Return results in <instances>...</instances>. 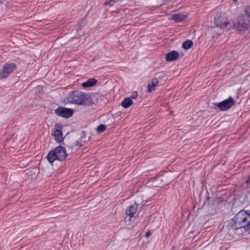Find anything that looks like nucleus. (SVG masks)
I'll list each match as a JSON object with an SVG mask.
<instances>
[{
  "instance_id": "27",
  "label": "nucleus",
  "mask_w": 250,
  "mask_h": 250,
  "mask_svg": "<svg viewBox=\"0 0 250 250\" xmlns=\"http://www.w3.org/2000/svg\"><path fill=\"white\" fill-rule=\"evenodd\" d=\"M207 199L208 201L210 199V197L209 196H208L207 198Z\"/></svg>"
},
{
  "instance_id": "2",
  "label": "nucleus",
  "mask_w": 250,
  "mask_h": 250,
  "mask_svg": "<svg viewBox=\"0 0 250 250\" xmlns=\"http://www.w3.org/2000/svg\"><path fill=\"white\" fill-rule=\"evenodd\" d=\"M67 101L69 103L84 105L88 104L89 103L87 95L79 91L70 92L67 97Z\"/></svg>"
},
{
  "instance_id": "12",
  "label": "nucleus",
  "mask_w": 250,
  "mask_h": 250,
  "mask_svg": "<svg viewBox=\"0 0 250 250\" xmlns=\"http://www.w3.org/2000/svg\"><path fill=\"white\" fill-rule=\"evenodd\" d=\"M158 84V81L157 78H153L150 83L147 84L148 91L151 92L152 90L155 89V87Z\"/></svg>"
},
{
  "instance_id": "18",
  "label": "nucleus",
  "mask_w": 250,
  "mask_h": 250,
  "mask_svg": "<svg viewBox=\"0 0 250 250\" xmlns=\"http://www.w3.org/2000/svg\"><path fill=\"white\" fill-rule=\"evenodd\" d=\"M106 128V127L105 125L103 124H101L99 125H98L97 127V131L99 133H102L104 132Z\"/></svg>"
},
{
  "instance_id": "26",
  "label": "nucleus",
  "mask_w": 250,
  "mask_h": 250,
  "mask_svg": "<svg viewBox=\"0 0 250 250\" xmlns=\"http://www.w3.org/2000/svg\"><path fill=\"white\" fill-rule=\"evenodd\" d=\"M164 178V176L159 177H158V180L163 181Z\"/></svg>"
},
{
  "instance_id": "1",
  "label": "nucleus",
  "mask_w": 250,
  "mask_h": 250,
  "mask_svg": "<svg viewBox=\"0 0 250 250\" xmlns=\"http://www.w3.org/2000/svg\"><path fill=\"white\" fill-rule=\"evenodd\" d=\"M232 227L235 229L243 228L245 231L250 229V214L245 211L239 212L233 218Z\"/></svg>"
},
{
  "instance_id": "9",
  "label": "nucleus",
  "mask_w": 250,
  "mask_h": 250,
  "mask_svg": "<svg viewBox=\"0 0 250 250\" xmlns=\"http://www.w3.org/2000/svg\"><path fill=\"white\" fill-rule=\"evenodd\" d=\"M178 51L173 50L168 53L166 56V60L167 62H173L177 60L179 57Z\"/></svg>"
},
{
  "instance_id": "21",
  "label": "nucleus",
  "mask_w": 250,
  "mask_h": 250,
  "mask_svg": "<svg viewBox=\"0 0 250 250\" xmlns=\"http://www.w3.org/2000/svg\"><path fill=\"white\" fill-rule=\"evenodd\" d=\"M138 93L137 92V91H133L131 94V95L130 96L129 98H130V99H136L137 97H138Z\"/></svg>"
},
{
  "instance_id": "10",
  "label": "nucleus",
  "mask_w": 250,
  "mask_h": 250,
  "mask_svg": "<svg viewBox=\"0 0 250 250\" xmlns=\"http://www.w3.org/2000/svg\"><path fill=\"white\" fill-rule=\"evenodd\" d=\"M138 209V205L134 204V205L130 206L127 209L125 210V213L127 215L129 216L130 218L132 217L135 214Z\"/></svg>"
},
{
  "instance_id": "19",
  "label": "nucleus",
  "mask_w": 250,
  "mask_h": 250,
  "mask_svg": "<svg viewBox=\"0 0 250 250\" xmlns=\"http://www.w3.org/2000/svg\"><path fill=\"white\" fill-rule=\"evenodd\" d=\"M85 135H86L85 132L84 131H83L81 133V137L80 138V141L82 143H83L84 144L86 142Z\"/></svg>"
},
{
  "instance_id": "5",
  "label": "nucleus",
  "mask_w": 250,
  "mask_h": 250,
  "mask_svg": "<svg viewBox=\"0 0 250 250\" xmlns=\"http://www.w3.org/2000/svg\"><path fill=\"white\" fill-rule=\"evenodd\" d=\"M17 66L15 63H5L0 70V80L7 78L16 69Z\"/></svg>"
},
{
  "instance_id": "17",
  "label": "nucleus",
  "mask_w": 250,
  "mask_h": 250,
  "mask_svg": "<svg viewBox=\"0 0 250 250\" xmlns=\"http://www.w3.org/2000/svg\"><path fill=\"white\" fill-rule=\"evenodd\" d=\"M193 45V42L191 40H187L183 42L182 47L185 49L188 50Z\"/></svg>"
},
{
  "instance_id": "8",
  "label": "nucleus",
  "mask_w": 250,
  "mask_h": 250,
  "mask_svg": "<svg viewBox=\"0 0 250 250\" xmlns=\"http://www.w3.org/2000/svg\"><path fill=\"white\" fill-rule=\"evenodd\" d=\"M249 25L243 21H237L233 25V29H236L240 33H244L248 29Z\"/></svg>"
},
{
  "instance_id": "20",
  "label": "nucleus",
  "mask_w": 250,
  "mask_h": 250,
  "mask_svg": "<svg viewBox=\"0 0 250 250\" xmlns=\"http://www.w3.org/2000/svg\"><path fill=\"white\" fill-rule=\"evenodd\" d=\"M83 145H84V143H82L80 141V139L79 140H77L75 143V146H77L78 147H80L83 146Z\"/></svg>"
},
{
  "instance_id": "22",
  "label": "nucleus",
  "mask_w": 250,
  "mask_h": 250,
  "mask_svg": "<svg viewBox=\"0 0 250 250\" xmlns=\"http://www.w3.org/2000/svg\"><path fill=\"white\" fill-rule=\"evenodd\" d=\"M246 15L248 17H250V6L249 7H247L244 10Z\"/></svg>"
},
{
  "instance_id": "3",
  "label": "nucleus",
  "mask_w": 250,
  "mask_h": 250,
  "mask_svg": "<svg viewBox=\"0 0 250 250\" xmlns=\"http://www.w3.org/2000/svg\"><path fill=\"white\" fill-rule=\"evenodd\" d=\"M67 156V154L66 152L65 147L59 146L48 152L47 159L49 163L52 164L55 160L64 161Z\"/></svg>"
},
{
  "instance_id": "15",
  "label": "nucleus",
  "mask_w": 250,
  "mask_h": 250,
  "mask_svg": "<svg viewBox=\"0 0 250 250\" xmlns=\"http://www.w3.org/2000/svg\"><path fill=\"white\" fill-rule=\"evenodd\" d=\"M86 21L84 19H81L79 22L77 24L76 27V31L78 33V34L82 35V34H81L80 32L82 29V28L84 27V26L86 24Z\"/></svg>"
},
{
  "instance_id": "16",
  "label": "nucleus",
  "mask_w": 250,
  "mask_h": 250,
  "mask_svg": "<svg viewBox=\"0 0 250 250\" xmlns=\"http://www.w3.org/2000/svg\"><path fill=\"white\" fill-rule=\"evenodd\" d=\"M133 104L130 98H125L122 102V105L125 108H128Z\"/></svg>"
},
{
  "instance_id": "14",
  "label": "nucleus",
  "mask_w": 250,
  "mask_h": 250,
  "mask_svg": "<svg viewBox=\"0 0 250 250\" xmlns=\"http://www.w3.org/2000/svg\"><path fill=\"white\" fill-rule=\"evenodd\" d=\"M97 81L94 78H90L87 81L83 83L82 84L83 87H91L97 83Z\"/></svg>"
},
{
  "instance_id": "25",
  "label": "nucleus",
  "mask_w": 250,
  "mask_h": 250,
  "mask_svg": "<svg viewBox=\"0 0 250 250\" xmlns=\"http://www.w3.org/2000/svg\"><path fill=\"white\" fill-rule=\"evenodd\" d=\"M245 183L246 184H249L250 183V174L249 175L247 180H246Z\"/></svg>"
},
{
  "instance_id": "11",
  "label": "nucleus",
  "mask_w": 250,
  "mask_h": 250,
  "mask_svg": "<svg viewBox=\"0 0 250 250\" xmlns=\"http://www.w3.org/2000/svg\"><path fill=\"white\" fill-rule=\"evenodd\" d=\"M54 129L55 130L53 132L52 135L55 137L56 142L58 143L61 142L63 140L62 131L55 128H54Z\"/></svg>"
},
{
  "instance_id": "24",
  "label": "nucleus",
  "mask_w": 250,
  "mask_h": 250,
  "mask_svg": "<svg viewBox=\"0 0 250 250\" xmlns=\"http://www.w3.org/2000/svg\"><path fill=\"white\" fill-rule=\"evenodd\" d=\"M151 235V232L150 231H148L146 233V237H148Z\"/></svg>"
},
{
  "instance_id": "6",
  "label": "nucleus",
  "mask_w": 250,
  "mask_h": 250,
  "mask_svg": "<svg viewBox=\"0 0 250 250\" xmlns=\"http://www.w3.org/2000/svg\"><path fill=\"white\" fill-rule=\"evenodd\" d=\"M235 101L232 97L225 100L220 103H214L215 109L218 108L221 111H227L234 104Z\"/></svg>"
},
{
  "instance_id": "7",
  "label": "nucleus",
  "mask_w": 250,
  "mask_h": 250,
  "mask_svg": "<svg viewBox=\"0 0 250 250\" xmlns=\"http://www.w3.org/2000/svg\"><path fill=\"white\" fill-rule=\"evenodd\" d=\"M55 113L58 116L68 118L72 116L73 111L71 108L59 106L55 110Z\"/></svg>"
},
{
  "instance_id": "23",
  "label": "nucleus",
  "mask_w": 250,
  "mask_h": 250,
  "mask_svg": "<svg viewBox=\"0 0 250 250\" xmlns=\"http://www.w3.org/2000/svg\"><path fill=\"white\" fill-rule=\"evenodd\" d=\"M117 0H111L108 1H106L104 2V5H109L110 6H112L113 5V2H117Z\"/></svg>"
},
{
  "instance_id": "28",
  "label": "nucleus",
  "mask_w": 250,
  "mask_h": 250,
  "mask_svg": "<svg viewBox=\"0 0 250 250\" xmlns=\"http://www.w3.org/2000/svg\"><path fill=\"white\" fill-rule=\"evenodd\" d=\"M237 0H233V1L234 2H237Z\"/></svg>"
},
{
  "instance_id": "4",
  "label": "nucleus",
  "mask_w": 250,
  "mask_h": 250,
  "mask_svg": "<svg viewBox=\"0 0 250 250\" xmlns=\"http://www.w3.org/2000/svg\"><path fill=\"white\" fill-rule=\"evenodd\" d=\"M214 22L215 24L221 29H226L229 24L226 14L224 13H218L214 17Z\"/></svg>"
},
{
  "instance_id": "13",
  "label": "nucleus",
  "mask_w": 250,
  "mask_h": 250,
  "mask_svg": "<svg viewBox=\"0 0 250 250\" xmlns=\"http://www.w3.org/2000/svg\"><path fill=\"white\" fill-rule=\"evenodd\" d=\"M186 19V16L181 14H173L171 16V20L176 22L184 21Z\"/></svg>"
}]
</instances>
